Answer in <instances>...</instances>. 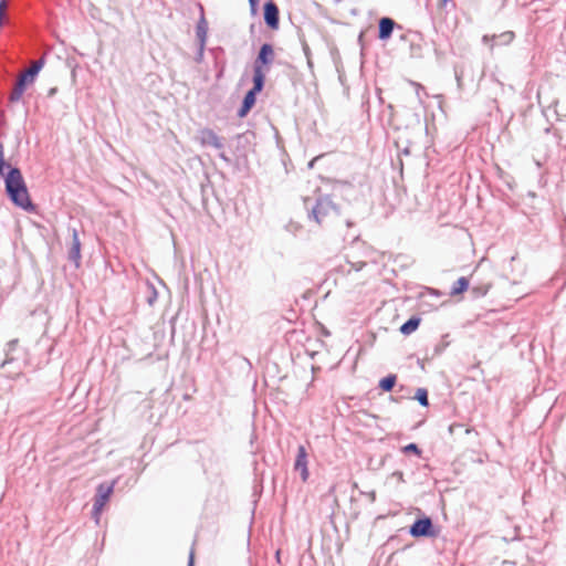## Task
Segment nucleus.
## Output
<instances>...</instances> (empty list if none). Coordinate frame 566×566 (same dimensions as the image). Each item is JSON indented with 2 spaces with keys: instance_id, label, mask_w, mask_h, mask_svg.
Masks as SVG:
<instances>
[{
  "instance_id": "obj_1",
  "label": "nucleus",
  "mask_w": 566,
  "mask_h": 566,
  "mask_svg": "<svg viewBox=\"0 0 566 566\" xmlns=\"http://www.w3.org/2000/svg\"><path fill=\"white\" fill-rule=\"evenodd\" d=\"M4 184L8 197L17 207L25 211L34 210V205L30 199L25 181L19 168L11 167L9 169Z\"/></svg>"
},
{
  "instance_id": "obj_2",
  "label": "nucleus",
  "mask_w": 566,
  "mask_h": 566,
  "mask_svg": "<svg viewBox=\"0 0 566 566\" xmlns=\"http://www.w3.org/2000/svg\"><path fill=\"white\" fill-rule=\"evenodd\" d=\"M304 207L308 220L318 226H327L339 216V208L329 196H319L314 201L311 198H305Z\"/></svg>"
},
{
  "instance_id": "obj_3",
  "label": "nucleus",
  "mask_w": 566,
  "mask_h": 566,
  "mask_svg": "<svg viewBox=\"0 0 566 566\" xmlns=\"http://www.w3.org/2000/svg\"><path fill=\"white\" fill-rule=\"evenodd\" d=\"M44 65V57L32 63V65L23 73H21L15 82V85L9 96L11 103H18L25 91L28 84H32L35 76Z\"/></svg>"
},
{
  "instance_id": "obj_4",
  "label": "nucleus",
  "mask_w": 566,
  "mask_h": 566,
  "mask_svg": "<svg viewBox=\"0 0 566 566\" xmlns=\"http://www.w3.org/2000/svg\"><path fill=\"white\" fill-rule=\"evenodd\" d=\"M274 61V50L269 43H264L259 51V54L253 64V78L258 73L261 74V80L264 83L265 73L269 71V65Z\"/></svg>"
},
{
  "instance_id": "obj_5",
  "label": "nucleus",
  "mask_w": 566,
  "mask_h": 566,
  "mask_svg": "<svg viewBox=\"0 0 566 566\" xmlns=\"http://www.w3.org/2000/svg\"><path fill=\"white\" fill-rule=\"evenodd\" d=\"M115 484H116V481H113L111 483H101L96 489V494L94 497V504H93V511H92V514H93V517H94L96 524H98L101 513H102L104 506L106 505V503L108 502L111 495L114 492Z\"/></svg>"
},
{
  "instance_id": "obj_6",
  "label": "nucleus",
  "mask_w": 566,
  "mask_h": 566,
  "mask_svg": "<svg viewBox=\"0 0 566 566\" xmlns=\"http://www.w3.org/2000/svg\"><path fill=\"white\" fill-rule=\"evenodd\" d=\"M264 83L261 80V74L258 73L253 78V87L245 94L242 105L238 111L239 117H244L255 104L256 94L263 90Z\"/></svg>"
},
{
  "instance_id": "obj_7",
  "label": "nucleus",
  "mask_w": 566,
  "mask_h": 566,
  "mask_svg": "<svg viewBox=\"0 0 566 566\" xmlns=\"http://www.w3.org/2000/svg\"><path fill=\"white\" fill-rule=\"evenodd\" d=\"M409 533L413 537L434 536L433 524L430 517L418 518L410 526Z\"/></svg>"
},
{
  "instance_id": "obj_8",
  "label": "nucleus",
  "mask_w": 566,
  "mask_h": 566,
  "mask_svg": "<svg viewBox=\"0 0 566 566\" xmlns=\"http://www.w3.org/2000/svg\"><path fill=\"white\" fill-rule=\"evenodd\" d=\"M294 470L300 473L303 482L307 481L310 473L307 469V452L304 446H298L297 448Z\"/></svg>"
},
{
  "instance_id": "obj_9",
  "label": "nucleus",
  "mask_w": 566,
  "mask_h": 566,
  "mask_svg": "<svg viewBox=\"0 0 566 566\" xmlns=\"http://www.w3.org/2000/svg\"><path fill=\"white\" fill-rule=\"evenodd\" d=\"M264 21L271 29L275 30L279 28V8L272 0L265 2L264 4Z\"/></svg>"
},
{
  "instance_id": "obj_10",
  "label": "nucleus",
  "mask_w": 566,
  "mask_h": 566,
  "mask_svg": "<svg viewBox=\"0 0 566 566\" xmlns=\"http://www.w3.org/2000/svg\"><path fill=\"white\" fill-rule=\"evenodd\" d=\"M199 139L203 146H211L216 149H222L224 146L222 139L210 128L201 129Z\"/></svg>"
},
{
  "instance_id": "obj_11",
  "label": "nucleus",
  "mask_w": 566,
  "mask_h": 566,
  "mask_svg": "<svg viewBox=\"0 0 566 566\" xmlns=\"http://www.w3.org/2000/svg\"><path fill=\"white\" fill-rule=\"evenodd\" d=\"M81 241L76 229H72V240L69 249V260L74 263L76 268L81 264Z\"/></svg>"
},
{
  "instance_id": "obj_12",
  "label": "nucleus",
  "mask_w": 566,
  "mask_h": 566,
  "mask_svg": "<svg viewBox=\"0 0 566 566\" xmlns=\"http://www.w3.org/2000/svg\"><path fill=\"white\" fill-rule=\"evenodd\" d=\"M199 9H200V18H199V21L196 27V35L199 41L200 52H202L203 48L206 45V41H207L208 22L205 18L203 7L201 4H199Z\"/></svg>"
},
{
  "instance_id": "obj_13",
  "label": "nucleus",
  "mask_w": 566,
  "mask_h": 566,
  "mask_svg": "<svg viewBox=\"0 0 566 566\" xmlns=\"http://www.w3.org/2000/svg\"><path fill=\"white\" fill-rule=\"evenodd\" d=\"M396 22L391 18H381L379 20V33L378 38L380 40H387L391 36L392 31L395 29Z\"/></svg>"
},
{
  "instance_id": "obj_14",
  "label": "nucleus",
  "mask_w": 566,
  "mask_h": 566,
  "mask_svg": "<svg viewBox=\"0 0 566 566\" xmlns=\"http://www.w3.org/2000/svg\"><path fill=\"white\" fill-rule=\"evenodd\" d=\"M419 325L420 318L412 316L400 326V332L403 335H410L419 327Z\"/></svg>"
},
{
  "instance_id": "obj_15",
  "label": "nucleus",
  "mask_w": 566,
  "mask_h": 566,
  "mask_svg": "<svg viewBox=\"0 0 566 566\" xmlns=\"http://www.w3.org/2000/svg\"><path fill=\"white\" fill-rule=\"evenodd\" d=\"M469 287V280L464 276L458 279L451 290V295H458Z\"/></svg>"
},
{
  "instance_id": "obj_16",
  "label": "nucleus",
  "mask_w": 566,
  "mask_h": 566,
  "mask_svg": "<svg viewBox=\"0 0 566 566\" xmlns=\"http://www.w3.org/2000/svg\"><path fill=\"white\" fill-rule=\"evenodd\" d=\"M396 375H388L379 381V388L384 391H391L396 385Z\"/></svg>"
},
{
  "instance_id": "obj_17",
  "label": "nucleus",
  "mask_w": 566,
  "mask_h": 566,
  "mask_svg": "<svg viewBox=\"0 0 566 566\" xmlns=\"http://www.w3.org/2000/svg\"><path fill=\"white\" fill-rule=\"evenodd\" d=\"M514 39V32L512 31H506V32H503L501 33L500 35H494L492 38V41L499 43V44H509L513 41Z\"/></svg>"
},
{
  "instance_id": "obj_18",
  "label": "nucleus",
  "mask_w": 566,
  "mask_h": 566,
  "mask_svg": "<svg viewBox=\"0 0 566 566\" xmlns=\"http://www.w3.org/2000/svg\"><path fill=\"white\" fill-rule=\"evenodd\" d=\"M415 398L423 407H427L429 405L428 391L424 388H418Z\"/></svg>"
},
{
  "instance_id": "obj_19",
  "label": "nucleus",
  "mask_w": 566,
  "mask_h": 566,
  "mask_svg": "<svg viewBox=\"0 0 566 566\" xmlns=\"http://www.w3.org/2000/svg\"><path fill=\"white\" fill-rule=\"evenodd\" d=\"M401 451L403 453H413L418 457L421 455V450L419 449V447L416 444V443H409L407 446H405Z\"/></svg>"
},
{
  "instance_id": "obj_20",
  "label": "nucleus",
  "mask_w": 566,
  "mask_h": 566,
  "mask_svg": "<svg viewBox=\"0 0 566 566\" xmlns=\"http://www.w3.org/2000/svg\"><path fill=\"white\" fill-rule=\"evenodd\" d=\"M6 166H7V164L4 161V148H3L2 143H0V176L2 175Z\"/></svg>"
},
{
  "instance_id": "obj_21",
  "label": "nucleus",
  "mask_w": 566,
  "mask_h": 566,
  "mask_svg": "<svg viewBox=\"0 0 566 566\" xmlns=\"http://www.w3.org/2000/svg\"><path fill=\"white\" fill-rule=\"evenodd\" d=\"M365 265H366V263L363 261L349 262L350 269L348 270V272H350V270L360 271Z\"/></svg>"
},
{
  "instance_id": "obj_22",
  "label": "nucleus",
  "mask_w": 566,
  "mask_h": 566,
  "mask_svg": "<svg viewBox=\"0 0 566 566\" xmlns=\"http://www.w3.org/2000/svg\"><path fill=\"white\" fill-rule=\"evenodd\" d=\"M6 7H7L6 0H1L0 1V21H2V17H3V12H4Z\"/></svg>"
},
{
  "instance_id": "obj_23",
  "label": "nucleus",
  "mask_w": 566,
  "mask_h": 566,
  "mask_svg": "<svg viewBox=\"0 0 566 566\" xmlns=\"http://www.w3.org/2000/svg\"><path fill=\"white\" fill-rule=\"evenodd\" d=\"M455 80H457V83H458V87L462 88V75L458 71H455Z\"/></svg>"
},
{
  "instance_id": "obj_24",
  "label": "nucleus",
  "mask_w": 566,
  "mask_h": 566,
  "mask_svg": "<svg viewBox=\"0 0 566 566\" xmlns=\"http://www.w3.org/2000/svg\"><path fill=\"white\" fill-rule=\"evenodd\" d=\"M413 84L417 87V96H418L419 101L422 102L420 94H421V90H423V87L420 84H417V83H413Z\"/></svg>"
},
{
  "instance_id": "obj_25",
  "label": "nucleus",
  "mask_w": 566,
  "mask_h": 566,
  "mask_svg": "<svg viewBox=\"0 0 566 566\" xmlns=\"http://www.w3.org/2000/svg\"><path fill=\"white\" fill-rule=\"evenodd\" d=\"M249 3L251 6L252 10H255V8H256V6L259 3V0H249Z\"/></svg>"
},
{
  "instance_id": "obj_26",
  "label": "nucleus",
  "mask_w": 566,
  "mask_h": 566,
  "mask_svg": "<svg viewBox=\"0 0 566 566\" xmlns=\"http://www.w3.org/2000/svg\"><path fill=\"white\" fill-rule=\"evenodd\" d=\"M188 566H193V551L190 552Z\"/></svg>"
},
{
  "instance_id": "obj_27",
  "label": "nucleus",
  "mask_w": 566,
  "mask_h": 566,
  "mask_svg": "<svg viewBox=\"0 0 566 566\" xmlns=\"http://www.w3.org/2000/svg\"><path fill=\"white\" fill-rule=\"evenodd\" d=\"M220 158L223 159L226 163H229V158L226 156L224 153H220Z\"/></svg>"
},
{
  "instance_id": "obj_28",
  "label": "nucleus",
  "mask_w": 566,
  "mask_h": 566,
  "mask_svg": "<svg viewBox=\"0 0 566 566\" xmlns=\"http://www.w3.org/2000/svg\"><path fill=\"white\" fill-rule=\"evenodd\" d=\"M15 345H17V340H11V342L8 344V346H9V348H10V349H13V348L15 347Z\"/></svg>"
},
{
  "instance_id": "obj_29",
  "label": "nucleus",
  "mask_w": 566,
  "mask_h": 566,
  "mask_svg": "<svg viewBox=\"0 0 566 566\" xmlns=\"http://www.w3.org/2000/svg\"><path fill=\"white\" fill-rule=\"evenodd\" d=\"M156 296H157V293H156V291L154 290V296H150V298L148 300V303H149V304H153V302H154V300L156 298Z\"/></svg>"
},
{
  "instance_id": "obj_30",
  "label": "nucleus",
  "mask_w": 566,
  "mask_h": 566,
  "mask_svg": "<svg viewBox=\"0 0 566 566\" xmlns=\"http://www.w3.org/2000/svg\"><path fill=\"white\" fill-rule=\"evenodd\" d=\"M57 88L53 87L49 91V96H53L56 93Z\"/></svg>"
},
{
  "instance_id": "obj_31",
  "label": "nucleus",
  "mask_w": 566,
  "mask_h": 566,
  "mask_svg": "<svg viewBox=\"0 0 566 566\" xmlns=\"http://www.w3.org/2000/svg\"><path fill=\"white\" fill-rule=\"evenodd\" d=\"M489 40L488 35L483 36V41L486 42Z\"/></svg>"
},
{
  "instance_id": "obj_32",
  "label": "nucleus",
  "mask_w": 566,
  "mask_h": 566,
  "mask_svg": "<svg viewBox=\"0 0 566 566\" xmlns=\"http://www.w3.org/2000/svg\"><path fill=\"white\" fill-rule=\"evenodd\" d=\"M347 227H350L352 226V222L350 221H347L346 222Z\"/></svg>"
},
{
  "instance_id": "obj_33",
  "label": "nucleus",
  "mask_w": 566,
  "mask_h": 566,
  "mask_svg": "<svg viewBox=\"0 0 566 566\" xmlns=\"http://www.w3.org/2000/svg\"><path fill=\"white\" fill-rule=\"evenodd\" d=\"M342 0H335L336 3H339Z\"/></svg>"
}]
</instances>
